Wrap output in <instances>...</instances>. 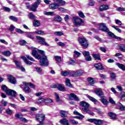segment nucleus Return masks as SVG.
<instances>
[{"instance_id":"nucleus-1","label":"nucleus","mask_w":125,"mask_h":125,"mask_svg":"<svg viewBox=\"0 0 125 125\" xmlns=\"http://www.w3.org/2000/svg\"><path fill=\"white\" fill-rule=\"evenodd\" d=\"M31 48L33 49L32 52V55L34 57H35L36 59H38V60H40V65L41 66H48V62L47 61V57L45 56V53H44V51L38 49V51L39 53H40L41 55L38 54V51L35 49L36 48L34 47H32Z\"/></svg>"},{"instance_id":"nucleus-2","label":"nucleus","mask_w":125,"mask_h":125,"mask_svg":"<svg viewBox=\"0 0 125 125\" xmlns=\"http://www.w3.org/2000/svg\"><path fill=\"white\" fill-rule=\"evenodd\" d=\"M53 1L54 2L51 3L49 7L50 9H52L53 10L58 9L59 6L64 5L66 3V2L63 0H53Z\"/></svg>"},{"instance_id":"nucleus-3","label":"nucleus","mask_w":125,"mask_h":125,"mask_svg":"<svg viewBox=\"0 0 125 125\" xmlns=\"http://www.w3.org/2000/svg\"><path fill=\"white\" fill-rule=\"evenodd\" d=\"M79 44L83 47V48L86 49L88 47L89 43H88V41H87L84 37H78V39Z\"/></svg>"},{"instance_id":"nucleus-4","label":"nucleus","mask_w":125,"mask_h":125,"mask_svg":"<svg viewBox=\"0 0 125 125\" xmlns=\"http://www.w3.org/2000/svg\"><path fill=\"white\" fill-rule=\"evenodd\" d=\"M73 20L74 21V25L76 27H79V26H82L83 24L84 21L79 17H73Z\"/></svg>"},{"instance_id":"nucleus-5","label":"nucleus","mask_w":125,"mask_h":125,"mask_svg":"<svg viewBox=\"0 0 125 125\" xmlns=\"http://www.w3.org/2000/svg\"><path fill=\"white\" fill-rule=\"evenodd\" d=\"M80 105L81 107H84V108H82V111L83 112H88L89 104L88 103H86V102L82 101L80 103Z\"/></svg>"},{"instance_id":"nucleus-6","label":"nucleus","mask_w":125,"mask_h":125,"mask_svg":"<svg viewBox=\"0 0 125 125\" xmlns=\"http://www.w3.org/2000/svg\"><path fill=\"white\" fill-rule=\"evenodd\" d=\"M99 29L100 31H102L103 32H104L105 33L109 32L110 30H109V28L107 27V26H106V23L101 22L99 23Z\"/></svg>"},{"instance_id":"nucleus-7","label":"nucleus","mask_w":125,"mask_h":125,"mask_svg":"<svg viewBox=\"0 0 125 125\" xmlns=\"http://www.w3.org/2000/svg\"><path fill=\"white\" fill-rule=\"evenodd\" d=\"M36 39H37V41L39 43L41 44H42V45H45V46H49V44H48L46 42H45V40H44V38L40 37V36H36Z\"/></svg>"},{"instance_id":"nucleus-8","label":"nucleus","mask_w":125,"mask_h":125,"mask_svg":"<svg viewBox=\"0 0 125 125\" xmlns=\"http://www.w3.org/2000/svg\"><path fill=\"white\" fill-rule=\"evenodd\" d=\"M87 121L90 123H93L96 125H101L104 123V120L96 119H89Z\"/></svg>"},{"instance_id":"nucleus-9","label":"nucleus","mask_w":125,"mask_h":125,"mask_svg":"<svg viewBox=\"0 0 125 125\" xmlns=\"http://www.w3.org/2000/svg\"><path fill=\"white\" fill-rule=\"evenodd\" d=\"M52 88H57L60 91H66V88L64 87V85L61 84H57L51 86Z\"/></svg>"},{"instance_id":"nucleus-10","label":"nucleus","mask_w":125,"mask_h":125,"mask_svg":"<svg viewBox=\"0 0 125 125\" xmlns=\"http://www.w3.org/2000/svg\"><path fill=\"white\" fill-rule=\"evenodd\" d=\"M83 75V71L82 70L78 71H70V77H73L74 78H77V77H80Z\"/></svg>"},{"instance_id":"nucleus-11","label":"nucleus","mask_w":125,"mask_h":125,"mask_svg":"<svg viewBox=\"0 0 125 125\" xmlns=\"http://www.w3.org/2000/svg\"><path fill=\"white\" fill-rule=\"evenodd\" d=\"M42 2V0H37L36 2L32 4V6L30 7V9L32 11H34V12L37 11V8L39 7V5H40V3Z\"/></svg>"},{"instance_id":"nucleus-12","label":"nucleus","mask_w":125,"mask_h":125,"mask_svg":"<svg viewBox=\"0 0 125 125\" xmlns=\"http://www.w3.org/2000/svg\"><path fill=\"white\" fill-rule=\"evenodd\" d=\"M13 62H14L17 68L19 69V70H21V72H25V71H26L25 68H24L22 65H21V62L14 60Z\"/></svg>"},{"instance_id":"nucleus-13","label":"nucleus","mask_w":125,"mask_h":125,"mask_svg":"<svg viewBox=\"0 0 125 125\" xmlns=\"http://www.w3.org/2000/svg\"><path fill=\"white\" fill-rule=\"evenodd\" d=\"M44 119H45V115L44 114H38L36 115V120L38 121V122H40V124H42Z\"/></svg>"},{"instance_id":"nucleus-14","label":"nucleus","mask_w":125,"mask_h":125,"mask_svg":"<svg viewBox=\"0 0 125 125\" xmlns=\"http://www.w3.org/2000/svg\"><path fill=\"white\" fill-rule=\"evenodd\" d=\"M6 93L7 95H9L10 96H12V97H16V96H17V93L16 91L12 89H8Z\"/></svg>"},{"instance_id":"nucleus-15","label":"nucleus","mask_w":125,"mask_h":125,"mask_svg":"<svg viewBox=\"0 0 125 125\" xmlns=\"http://www.w3.org/2000/svg\"><path fill=\"white\" fill-rule=\"evenodd\" d=\"M68 98H69V99H70L71 100H75V101H80V98H79V97H78V96H77V95L73 93H71L70 94L68 95Z\"/></svg>"},{"instance_id":"nucleus-16","label":"nucleus","mask_w":125,"mask_h":125,"mask_svg":"<svg viewBox=\"0 0 125 125\" xmlns=\"http://www.w3.org/2000/svg\"><path fill=\"white\" fill-rule=\"evenodd\" d=\"M95 93H96V94L98 95L100 98H101V97H103L104 96V92L102 91V89H101V88L96 89L95 90Z\"/></svg>"},{"instance_id":"nucleus-17","label":"nucleus","mask_w":125,"mask_h":125,"mask_svg":"<svg viewBox=\"0 0 125 125\" xmlns=\"http://www.w3.org/2000/svg\"><path fill=\"white\" fill-rule=\"evenodd\" d=\"M108 9H109V5L107 4L102 5L99 7L100 11H104L105 10H108Z\"/></svg>"},{"instance_id":"nucleus-18","label":"nucleus","mask_w":125,"mask_h":125,"mask_svg":"<svg viewBox=\"0 0 125 125\" xmlns=\"http://www.w3.org/2000/svg\"><path fill=\"white\" fill-rule=\"evenodd\" d=\"M60 123L62 125H70V123H69V121L66 118H63L62 119L60 120Z\"/></svg>"},{"instance_id":"nucleus-19","label":"nucleus","mask_w":125,"mask_h":125,"mask_svg":"<svg viewBox=\"0 0 125 125\" xmlns=\"http://www.w3.org/2000/svg\"><path fill=\"white\" fill-rule=\"evenodd\" d=\"M8 79L11 83H12L13 84H15V83H16V79H15V78H14V77L11 75H9L8 76Z\"/></svg>"},{"instance_id":"nucleus-20","label":"nucleus","mask_w":125,"mask_h":125,"mask_svg":"<svg viewBox=\"0 0 125 125\" xmlns=\"http://www.w3.org/2000/svg\"><path fill=\"white\" fill-rule=\"evenodd\" d=\"M62 76H63V77H67V76H71V70L65 71H62L61 72Z\"/></svg>"},{"instance_id":"nucleus-21","label":"nucleus","mask_w":125,"mask_h":125,"mask_svg":"<svg viewBox=\"0 0 125 125\" xmlns=\"http://www.w3.org/2000/svg\"><path fill=\"white\" fill-rule=\"evenodd\" d=\"M97 70H103V65L101 63H96L94 65Z\"/></svg>"},{"instance_id":"nucleus-22","label":"nucleus","mask_w":125,"mask_h":125,"mask_svg":"<svg viewBox=\"0 0 125 125\" xmlns=\"http://www.w3.org/2000/svg\"><path fill=\"white\" fill-rule=\"evenodd\" d=\"M100 101H101L104 105H108L109 104V102L105 99V96H104L101 98Z\"/></svg>"},{"instance_id":"nucleus-23","label":"nucleus","mask_w":125,"mask_h":125,"mask_svg":"<svg viewBox=\"0 0 125 125\" xmlns=\"http://www.w3.org/2000/svg\"><path fill=\"white\" fill-rule=\"evenodd\" d=\"M60 115L62 118H66L68 115V111L61 110Z\"/></svg>"},{"instance_id":"nucleus-24","label":"nucleus","mask_w":125,"mask_h":125,"mask_svg":"<svg viewBox=\"0 0 125 125\" xmlns=\"http://www.w3.org/2000/svg\"><path fill=\"white\" fill-rule=\"evenodd\" d=\"M87 98L90 100L92 102H93L94 104H96L97 103L98 101L97 100L95 99L94 98L87 95Z\"/></svg>"},{"instance_id":"nucleus-25","label":"nucleus","mask_w":125,"mask_h":125,"mask_svg":"<svg viewBox=\"0 0 125 125\" xmlns=\"http://www.w3.org/2000/svg\"><path fill=\"white\" fill-rule=\"evenodd\" d=\"M116 66H118L119 69L122 70V71H125V66L124 64L116 63Z\"/></svg>"},{"instance_id":"nucleus-26","label":"nucleus","mask_w":125,"mask_h":125,"mask_svg":"<svg viewBox=\"0 0 125 125\" xmlns=\"http://www.w3.org/2000/svg\"><path fill=\"white\" fill-rule=\"evenodd\" d=\"M21 58L27 65H32L33 64V62L28 60V59L26 58V57H22Z\"/></svg>"},{"instance_id":"nucleus-27","label":"nucleus","mask_w":125,"mask_h":125,"mask_svg":"<svg viewBox=\"0 0 125 125\" xmlns=\"http://www.w3.org/2000/svg\"><path fill=\"white\" fill-rule=\"evenodd\" d=\"M34 34H35L34 32H28L26 34V37H27V38H29V39H31V40H34Z\"/></svg>"},{"instance_id":"nucleus-28","label":"nucleus","mask_w":125,"mask_h":125,"mask_svg":"<svg viewBox=\"0 0 125 125\" xmlns=\"http://www.w3.org/2000/svg\"><path fill=\"white\" fill-rule=\"evenodd\" d=\"M2 55L6 56V57H9L11 55L10 51H6L2 52Z\"/></svg>"},{"instance_id":"nucleus-29","label":"nucleus","mask_w":125,"mask_h":125,"mask_svg":"<svg viewBox=\"0 0 125 125\" xmlns=\"http://www.w3.org/2000/svg\"><path fill=\"white\" fill-rule=\"evenodd\" d=\"M118 47L119 48V49L122 51V52H125V45L124 44H120L118 45Z\"/></svg>"},{"instance_id":"nucleus-30","label":"nucleus","mask_w":125,"mask_h":125,"mask_svg":"<svg viewBox=\"0 0 125 125\" xmlns=\"http://www.w3.org/2000/svg\"><path fill=\"white\" fill-rule=\"evenodd\" d=\"M110 75L111 81H115V79H116V78H117V75H116V73L111 72L110 73Z\"/></svg>"},{"instance_id":"nucleus-31","label":"nucleus","mask_w":125,"mask_h":125,"mask_svg":"<svg viewBox=\"0 0 125 125\" xmlns=\"http://www.w3.org/2000/svg\"><path fill=\"white\" fill-rule=\"evenodd\" d=\"M92 56H93V58L95 59V60H101V57L100 56V55H99V54H92Z\"/></svg>"},{"instance_id":"nucleus-32","label":"nucleus","mask_w":125,"mask_h":125,"mask_svg":"<svg viewBox=\"0 0 125 125\" xmlns=\"http://www.w3.org/2000/svg\"><path fill=\"white\" fill-rule=\"evenodd\" d=\"M88 81L90 85H92V84H94L95 83V81H94V79L91 77L88 78Z\"/></svg>"},{"instance_id":"nucleus-33","label":"nucleus","mask_w":125,"mask_h":125,"mask_svg":"<svg viewBox=\"0 0 125 125\" xmlns=\"http://www.w3.org/2000/svg\"><path fill=\"white\" fill-rule=\"evenodd\" d=\"M23 84L26 85V86H30L32 88H35L36 85L33 84L32 83H27L26 82H23Z\"/></svg>"},{"instance_id":"nucleus-34","label":"nucleus","mask_w":125,"mask_h":125,"mask_svg":"<svg viewBox=\"0 0 125 125\" xmlns=\"http://www.w3.org/2000/svg\"><path fill=\"white\" fill-rule=\"evenodd\" d=\"M65 84L66 86H69V87H73V85H72V83H71L70 80L68 78L66 79Z\"/></svg>"},{"instance_id":"nucleus-35","label":"nucleus","mask_w":125,"mask_h":125,"mask_svg":"<svg viewBox=\"0 0 125 125\" xmlns=\"http://www.w3.org/2000/svg\"><path fill=\"white\" fill-rule=\"evenodd\" d=\"M23 91L25 93H31V89L30 88V87H29V86H26L23 88Z\"/></svg>"},{"instance_id":"nucleus-36","label":"nucleus","mask_w":125,"mask_h":125,"mask_svg":"<svg viewBox=\"0 0 125 125\" xmlns=\"http://www.w3.org/2000/svg\"><path fill=\"white\" fill-rule=\"evenodd\" d=\"M108 115L109 117L113 120H116V119H117V115L114 113L110 112L108 113Z\"/></svg>"},{"instance_id":"nucleus-37","label":"nucleus","mask_w":125,"mask_h":125,"mask_svg":"<svg viewBox=\"0 0 125 125\" xmlns=\"http://www.w3.org/2000/svg\"><path fill=\"white\" fill-rule=\"evenodd\" d=\"M9 19H10V20L13 21V22H17V21H18V18L13 16H10L9 17Z\"/></svg>"},{"instance_id":"nucleus-38","label":"nucleus","mask_w":125,"mask_h":125,"mask_svg":"<svg viewBox=\"0 0 125 125\" xmlns=\"http://www.w3.org/2000/svg\"><path fill=\"white\" fill-rule=\"evenodd\" d=\"M7 115H8L9 116H11L12 115V113H13V110L10 109V108H8L7 109H6L5 111Z\"/></svg>"},{"instance_id":"nucleus-39","label":"nucleus","mask_w":125,"mask_h":125,"mask_svg":"<svg viewBox=\"0 0 125 125\" xmlns=\"http://www.w3.org/2000/svg\"><path fill=\"white\" fill-rule=\"evenodd\" d=\"M1 88L4 92H5V93H7V90H8V89H7V86L6 85L3 84L1 85Z\"/></svg>"},{"instance_id":"nucleus-40","label":"nucleus","mask_w":125,"mask_h":125,"mask_svg":"<svg viewBox=\"0 0 125 125\" xmlns=\"http://www.w3.org/2000/svg\"><path fill=\"white\" fill-rule=\"evenodd\" d=\"M54 21H57L58 22H61L62 21V18L59 16H57L54 18Z\"/></svg>"},{"instance_id":"nucleus-41","label":"nucleus","mask_w":125,"mask_h":125,"mask_svg":"<svg viewBox=\"0 0 125 125\" xmlns=\"http://www.w3.org/2000/svg\"><path fill=\"white\" fill-rule=\"evenodd\" d=\"M45 99L42 98V97L39 98L38 99V100H37V103L38 104H41V103H42L43 102L45 103Z\"/></svg>"},{"instance_id":"nucleus-42","label":"nucleus","mask_w":125,"mask_h":125,"mask_svg":"<svg viewBox=\"0 0 125 125\" xmlns=\"http://www.w3.org/2000/svg\"><path fill=\"white\" fill-rule=\"evenodd\" d=\"M74 55L75 58H78V57H80V56H81V53H80L77 51H74Z\"/></svg>"},{"instance_id":"nucleus-43","label":"nucleus","mask_w":125,"mask_h":125,"mask_svg":"<svg viewBox=\"0 0 125 125\" xmlns=\"http://www.w3.org/2000/svg\"><path fill=\"white\" fill-rule=\"evenodd\" d=\"M15 117L16 119H19V120H20L21 118L23 117V114H22L21 113H18L15 114Z\"/></svg>"},{"instance_id":"nucleus-44","label":"nucleus","mask_w":125,"mask_h":125,"mask_svg":"<svg viewBox=\"0 0 125 125\" xmlns=\"http://www.w3.org/2000/svg\"><path fill=\"white\" fill-rule=\"evenodd\" d=\"M35 69L36 72L38 73V74H40V75H41V74H42V68L39 67H35Z\"/></svg>"},{"instance_id":"nucleus-45","label":"nucleus","mask_w":125,"mask_h":125,"mask_svg":"<svg viewBox=\"0 0 125 125\" xmlns=\"http://www.w3.org/2000/svg\"><path fill=\"white\" fill-rule=\"evenodd\" d=\"M55 60H56L57 62H58V63H60L62 61L61 57L58 56L55 57Z\"/></svg>"},{"instance_id":"nucleus-46","label":"nucleus","mask_w":125,"mask_h":125,"mask_svg":"<svg viewBox=\"0 0 125 125\" xmlns=\"http://www.w3.org/2000/svg\"><path fill=\"white\" fill-rule=\"evenodd\" d=\"M34 34H37V35H44V31L42 30H38L34 32Z\"/></svg>"},{"instance_id":"nucleus-47","label":"nucleus","mask_w":125,"mask_h":125,"mask_svg":"<svg viewBox=\"0 0 125 125\" xmlns=\"http://www.w3.org/2000/svg\"><path fill=\"white\" fill-rule=\"evenodd\" d=\"M118 105H119V109L120 110H121V111H125V106H124L122 104L120 103L118 104Z\"/></svg>"},{"instance_id":"nucleus-48","label":"nucleus","mask_w":125,"mask_h":125,"mask_svg":"<svg viewBox=\"0 0 125 125\" xmlns=\"http://www.w3.org/2000/svg\"><path fill=\"white\" fill-rule=\"evenodd\" d=\"M68 65H75V64H77V62L74 61V60H70L69 62H68Z\"/></svg>"},{"instance_id":"nucleus-49","label":"nucleus","mask_w":125,"mask_h":125,"mask_svg":"<svg viewBox=\"0 0 125 125\" xmlns=\"http://www.w3.org/2000/svg\"><path fill=\"white\" fill-rule=\"evenodd\" d=\"M16 32H17V33H18L19 34H25L26 33V32L23 30H21V29L19 28L16 29Z\"/></svg>"},{"instance_id":"nucleus-50","label":"nucleus","mask_w":125,"mask_h":125,"mask_svg":"<svg viewBox=\"0 0 125 125\" xmlns=\"http://www.w3.org/2000/svg\"><path fill=\"white\" fill-rule=\"evenodd\" d=\"M107 33V34L108 35V36H109V37H111V38H113V39H115L116 35H115V34H114V33H113L112 32H110V31H109Z\"/></svg>"},{"instance_id":"nucleus-51","label":"nucleus","mask_w":125,"mask_h":125,"mask_svg":"<svg viewBox=\"0 0 125 125\" xmlns=\"http://www.w3.org/2000/svg\"><path fill=\"white\" fill-rule=\"evenodd\" d=\"M82 54H83V55L84 57H86V56H88L90 55V54H89V52L86 51H83L82 52Z\"/></svg>"},{"instance_id":"nucleus-52","label":"nucleus","mask_w":125,"mask_h":125,"mask_svg":"<svg viewBox=\"0 0 125 125\" xmlns=\"http://www.w3.org/2000/svg\"><path fill=\"white\" fill-rule=\"evenodd\" d=\"M54 35L56 36H63L64 35V33L63 32H60V31H57L54 32Z\"/></svg>"},{"instance_id":"nucleus-53","label":"nucleus","mask_w":125,"mask_h":125,"mask_svg":"<svg viewBox=\"0 0 125 125\" xmlns=\"http://www.w3.org/2000/svg\"><path fill=\"white\" fill-rule=\"evenodd\" d=\"M112 28H114L118 32V33H122V30L121 29L119 28V26H112Z\"/></svg>"},{"instance_id":"nucleus-54","label":"nucleus","mask_w":125,"mask_h":125,"mask_svg":"<svg viewBox=\"0 0 125 125\" xmlns=\"http://www.w3.org/2000/svg\"><path fill=\"white\" fill-rule=\"evenodd\" d=\"M3 10H4V11H6V12H10V11H11V9H10V8L5 6L3 7Z\"/></svg>"},{"instance_id":"nucleus-55","label":"nucleus","mask_w":125,"mask_h":125,"mask_svg":"<svg viewBox=\"0 0 125 125\" xmlns=\"http://www.w3.org/2000/svg\"><path fill=\"white\" fill-rule=\"evenodd\" d=\"M78 15H79L80 17H81V18H84V17H85L84 14H83V12L81 11H79L78 12Z\"/></svg>"},{"instance_id":"nucleus-56","label":"nucleus","mask_w":125,"mask_h":125,"mask_svg":"<svg viewBox=\"0 0 125 125\" xmlns=\"http://www.w3.org/2000/svg\"><path fill=\"white\" fill-rule=\"evenodd\" d=\"M26 58H27V59H28V60H30V61H33V62H35V60L34 59V58H33V57L29 56V55H26Z\"/></svg>"},{"instance_id":"nucleus-57","label":"nucleus","mask_w":125,"mask_h":125,"mask_svg":"<svg viewBox=\"0 0 125 125\" xmlns=\"http://www.w3.org/2000/svg\"><path fill=\"white\" fill-rule=\"evenodd\" d=\"M54 94L56 96L57 102H60L61 100L60 98L59 97V95H58V94H57V93H54Z\"/></svg>"},{"instance_id":"nucleus-58","label":"nucleus","mask_w":125,"mask_h":125,"mask_svg":"<svg viewBox=\"0 0 125 125\" xmlns=\"http://www.w3.org/2000/svg\"><path fill=\"white\" fill-rule=\"evenodd\" d=\"M115 21L116 24H117V25H119V26H122V25H124V24L122 23V21L119 20H115Z\"/></svg>"},{"instance_id":"nucleus-59","label":"nucleus","mask_w":125,"mask_h":125,"mask_svg":"<svg viewBox=\"0 0 125 125\" xmlns=\"http://www.w3.org/2000/svg\"><path fill=\"white\" fill-rule=\"evenodd\" d=\"M54 12H46V11H44V14L45 15H53Z\"/></svg>"},{"instance_id":"nucleus-60","label":"nucleus","mask_w":125,"mask_h":125,"mask_svg":"<svg viewBox=\"0 0 125 125\" xmlns=\"http://www.w3.org/2000/svg\"><path fill=\"white\" fill-rule=\"evenodd\" d=\"M95 4V1L93 0H89V3L88 4L90 6H93Z\"/></svg>"},{"instance_id":"nucleus-61","label":"nucleus","mask_w":125,"mask_h":125,"mask_svg":"<svg viewBox=\"0 0 125 125\" xmlns=\"http://www.w3.org/2000/svg\"><path fill=\"white\" fill-rule=\"evenodd\" d=\"M33 24L35 27H39L40 26V21H35Z\"/></svg>"},{"instance_id":"nucleus-62","label":"nucleus","mask_w":125,"mask_h":125,"mask_svg":"<svg viewBox=\"0 0 125 125\" xmlns=\"http://www.w3.org/2000/svg\"><path fill=\"white\" fill-rule=\"evenodd\" d=\"M19 44L21 45H26V41H25L24 40L20 41Z\"/></svg>"},{"instance_id":"nucleus-63","label":"nucleus","mask_w":125,"mask_h":125,"mask_svg":"<svg viewBox=\"0 0 125 125\" xmlns=\"http://www.w3.org/2000/svg\"><path fill=\"white\" fill-rule=\"evenodd\" d=\"M117 11H125V8L124 7H119L116 9Z\"/></svg>"},{"instance_id":"nucleus-64","label":"nucleus","mask_w":125,"mask_h":125,"mask_svg":"<svg viewBox=\"0 0 125 125\" xmlns=\"http://www.w3.org/2000/svg\"><path fill=\"white\" fill-rule=\"evenodd\" d=\"M52 102L51 99H45V103H52Z\"/></svg>"}]
</instances>
